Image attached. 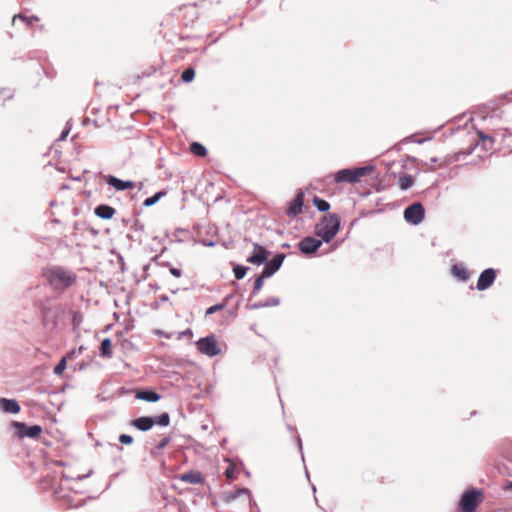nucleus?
Segmentation results:
<instances>
[{"label":"nucleus","mask_w":512,"mask_h":512,"mask_svg":"<svg viewBox=\"0 0 512 512\" xmlns=\"http://www.w3.org/2000/svg\"><path fill=\"white\" fill-rule=\"evenodd\" d=\"M496 278V273H495V270L493 268H487L485 269L479 276L478 278V281H477V289L479 291H483L487 288H489L494 280Z\"/></svg>","instance_id":"9d476101"},{"label":"nucleus","mask_w":512,"mask_h":512,"mask_svg":"<svg viewBox=\"0 0 512 512\" xmlns=\"http://www.w3.org/2000/svg\"><path fill=\"white\" fill-rule=\"evenodd\" d=\"M180 480L190 484H199L202 481V475L197 471H190L180 475Z\"/></svg>","instance_id":"f3484780"},{"label":"nucleus","mask_w":512,"mask_h":512,"mask_svg":"<svg viewBox=\"0 0 512 512\" xmlns=\"http://www.w3.org/2000/svg\"><path fill=\"white\" fill-rule=\"evenodd\" d=\"M48 283L58 291H64L76 281V274L62 266H53L44 271Z\"/></svg>","instance_id":"f257e3e1"},{"label":"nucleus","mask_w":512,"mask_h":512,"mask_svg":"<svg viewBox=\"0 0 512 512\" xmlns=\"http://www.w3.org/2000/svg\"><path fill=\"white\" fill-rule=\"evenodd\" d=\"M195 77V71L192 68H187L182 72L181 78L184 82H191Z\"/></svg>","instance_id":"c85d7f7f"},{"label":"nucleus","mask_w":512,"mask_h":512,"mask_svg":"<svg viewBox=\"0 0 512 512\" xmlns=\"http://www.w3.org/2000/svg\"><path fill=\"white\" fill-rule=\"evenodd\" d=\"M313 204L321 212H326L330 209V204L326 200L318 197L313 199Z\"/></svg>","instance_id":"b1692460"},{"label":"nucleus","mask_w":512,"mask_h":512,"mask_svg":"<svg viewBox=\"0 0 512 512\" xmlns=\"http://www.w3.org/2000/svg\"><path fill=\"white\" fill-rule=\"evenodd\" d=\"M340 229V219L336 214L325 215L315 227V234L329 243Z\"/></svg>","instance_id":"f03ea898"},{"label":"nucleus","mask_w":512,"mask_h":512,"mask_svg":"<svg viewBox=\"0 0 512 512\" xmlns=\"http://www.w3.org/2000/svg\"><path fill=\"white\" fill-rule=\"evenodd\" d=\"M248 267L243 265H235L233 268L234 276L236 279H242L247 273Z\"/></svg>","instance_id":"a878e982"},{"label":"nucleus","mask_w":512,"mask_h":512,"mask_svg":"<svg viewBox=\"0 0 512 512\" xmlns=\"http://www.w3.org/2000/svg\"><path fill=\"white\" fill-rule=\"evenodd\" d=\"M266 277L263 276V273H261L260 276H258L255 281H254V287H253V290H252V296H256L259 291L261 290V288L263 287V283H264V279Z\"/></svg>","instance_id":"393cba45"},{"label":"nucleus","mask_w":512,"mask_h":512,"mask_svg":"<svg viewBox=\"0 0 512 512\" xmlns=\"http://www.w3.org/2000/svg\"><path fill=\"white\" fill-rule=\"evenodd\" d=\"M263 307H266V305L263 301H259L257 303L251 304L249 306L250 309H259V308H263Z\"/></svg>","instance_id":"ea45409f"},{"label":"nucleus","mask_w":512,"mask_h":512,"mask_svg":"<svg viewBox=\"0 0 512 512\" xmlns=\"http://www.w3.org/2000/svg\"><path fill=\"white\" fill-rule=\"evenodd\" d=\"M479 138L482 140L483 145L487 148V145L489 144V148H491L493 144V139L490 136L484 135L483 132H478Z\"/></svg>","instance_id":"2f4dec72"},{"label":"nucleus","mask_w":512,"mask_h":512,"mask_svg":"<svg viewBox=\"0 0 512 512\" xmlns=\"http://www.w3.org/2000/svg\"><path fill=\"white\" fill-rule=\"evenodd\" d=\"M156 335L160 336V337H164L166 339H170L172 336H173V333H168V332H165L163 330H155L154 332Z\"/></svg>","instance_id":"4c0bfd02"},{"label":"nucleus","mask_w":512,"mask_h":512,"mask_svg":"<svg viewBox=\"0 0 512 512\" xmlns=\"http://www.w3.org/2000/svg\"><path fill=\"white\" fill-rule=\"evenodd\" d=\"M16 19H21L22 21L26 22L28 25H30L33 21H38V17L33 16L31 18H28L26 16H23L21 14L15 15L13 17V23L16 21Z\"/></svg>","instance_id":"7c9ffc66"},{"label":"nucleus","mask_w":512,"mask_h":512,"mask_svg":"<svg viewBox=\"0 0 512 512\" xmlns=\"http://www.w3.org/2000/svg\"><path fill=\"white\" fill-rule=\"evenodd\" d=\"M192 335H193L192 330L188 328V329H186V330H184V331L179 332V333L177 334V339H178V340H181V339H182V338H184V337H192Z\"/></svg>","instance_id":"c9c22d12"},{"label":"nucleus","mask_w":512,"mask_h":512,"mask_svg":"<svg viewBox=\"0 0 512 512\" xmlns=\"http://www.w3.org/2000/svg\"><path fill=\"white\" fill-rule=\"evenodd\" d=\"M197 350L208 357H214L221 352V348L214 335L199 339L196 343Z\"/></svg>","instance_id":"39448f33"},{"label":"nucleus","mask_w":512,"mask_h":512,"mask_svg":"<svg viewBox=\"0 0 512 512\" xmlns=\"http://www.w3.org/2000/svg\"><path fill=\"white\" fill-rule=\"evenodd\" d=\"M105 182L113 187L116 191H125L135 188L136 184L133 181H124L113 175H108L105 177Z\"/></svg>","instance_id":"9b49d317"},{"label":"nucleus","mask_w":512,"mask_h":512,"mask_svg":"<svg viewBox=\"0 0 512 512\" xmlns=\"http://www.w3.org/2000/svg\"><path fill=\"white\" fill-rule=\"evenodd\" d=\"M223 307L224 306L222 304L213 305L206 310V315H211V314L215 313L216 311L223 309Z\"/></svg>","instance_id":"f704fd0d"},{"label":"nucleus","mask_w":512,"mask_h":512,"mask_svg":"<svg viewBox=\"0 0 512 512\" xmlns=\"http://www.w3.org/2000/svg\"><path fill=\"white\" fill-rule=\"evenodd\" d=\"M165 195H166V193L164 191H159L156 194H154L152 197L145 199L143 205L145 207H151L154 204H156Z\"/></svg>","instance_id":"4be33fe9"},{"label":"nucleus","mask_w":512,"mask_h":512,"mask_svg":"<svg viewBox=\"0 0 512 512\" xmlns=\"http://www.w3.org/2000/svg\"><path fill=\"white\" fill-rule=\"evenodd\" d=\"M225 475L227 478L233 479L234 478V467H232V466L228 467L225 471Z\"/></svg>","instance_id":"58836bf2"},{"label":"nucleus","mask_w":512,"mask_h":512,"mask_svg":"<svg viewBox=\"0 0 512 512\" xmlns=\"http://www.w3.org/2000/svg\"><path fill=\"white\" fill-rule=\"evenodd\" d=\"M264 303H265L266 307L278 306L280 303V300L277 297H271V298L267 299Z\"/></svg>","instance_id":"72a5a7b5"},{"label":"nucleus","mask_w":512,"mask_h":512,"mask_svg":"<svg viewBox=\"0 0 512 512\" xmlns=\"http://www.w3.org/2000/svg\"><path fill=\"white\" fill-rule=\"evenodd\" d=\"M303 204L304 194L303 192L299 191L295 196L294 200L289 204V207L287 209V215L296 216L302 213Z\"/></svg>","instance_id":"ddd939ff"},{"label":"nucleus","mask_w":512,"mask_h":512,"mask_svg":"<svg viewBox=\"0 0 512 512\" xmlns=\"http://www.w3.org/2000/svg\"><path fill=\"white\" fill-rule=\"evenodd\" d=\"M253 248L254 249L252 254L247 257L246 261L255 265H261L265 263L268 259V251L266 248L259 245L258 243H254Z\"/></svg>","instance_id":"1a4fd4ad"},{"label":"nucleus","mask_w":512,"mask_h":512,"mask_svg":"<svg viewBox=\"0 0 512 512\" xmlns=\"http://www.w3.org/2000/svg\"><path fill=\"white\" fill-rule=\"evenodd\" d=\"M1 93L7 94V98H11L12 97V94L10 93L9 90H3Z\"/></svg>","instance_id":"37998d69"},{"label":"nucleus","mask_w":512,"mask_h":512,"mask_svg":"<svg viewBox=\"0 0 512 512\" xmlns=\"http://www.w3.org/2000/svg\"><path fill=\"white\" fill-rule=\"evenodd\" d=\"M69 131H70L69 129H65V130L61 133V135H60V137H59V140H64V139L67 137V135L69 134Z\"/></svg>","instance_id":"79ce46f5"},{"label":"nucleus","mask_w":512,"mask_h":512,"mask_svg":"<svg viewBox=\"0 0 512 512\" xmlns=\"http://www.w3.org/2000/svg\"><path fill=\"white\" fill-rule=\"evenodd\" d=\"M425 216V210L421 203H413L404 210V219L412 224H420Z\"/></svg>","instance_id":"423d86ee"},{"label":"nucleus","mask_w":512,"mask_h":512,"mask_svg":"<svg viewBox=\"0 0 512 512\" xmlns=\"http://www.w3.org/2000/svg\"><path fill=\"white\" fill-rule=\"evenodd\" d=\"M95 215L101 219H111L115 214V209L109 205L101 204L95 208Z\"/></svg>","instance_id":"dca6fc26"},{"label":"nucleus","mask_w":512,"mask_h":512,"mask_svg":"<svg viewBox=\"0 0 512 512\" xmlns=\"http://www.w3.org/2000/svg\"><path fill=\"white\" fill-rule=\"evenodd\" d=\"M136 398L147 402H156L160 399V395L154 391H139L136 394Z\"/></svg>","instance_id":"6ab92c4d"},{"label":"nucleus","mask_w":512,"mask_h":512,"mask_svg":"<svg viewBox=\"0 0 512 512\" xmlns=\"http://www.w3.org/2000/svg\"><path fill=\"white\" fill-rule=\"evenodd\" d=\"M131 424L140 431H148L154 425V419L152 417H139L134 419Z\"/></svg>","instance_id":"2eb2a0df"},{"label":"nucleus","mask_w":512,"mask_h":512,"mask_svg":"<svg viewBox=\"0 0 512 512\" xmlns=\"http://www.w3.org/2000/svg\"><path fill=\"white\" fill-rule=\"evenodd\" d=\"M321 239L314 237H305L298 243L299 250L305 255H311L315 253L322 245Z\"/></svg>","instance_id":"6e6552de"},{"label":"nucleus","mask_w":512,"mask_h":512,"mask_svg":"<svg viewBox=\"0 0 512 512\" xmlns=\"http://www.w3.org/2000/svg\"><path fill=\"white\" fill-rule=\"evenodd\" d=\"M413 183H414V180H413L412 176H410V175H404V176L400 177V179H399V187L403 191L411 188Z\"/></svg>","instance_id":"412c9836"},{"label":"nucleus","mask_w":512,"mask_h":512,"mask_svg":"<svg viewBox=\"0 0 512 512\" xmlns=\"http://www.w3.org/2000/svg\"><path fill=\"white\" fill-rule=\"evenodd\" d=\"M453 273L455 276H457L461 280H467L468 279V272L465 268H459L457 266H453Z\"/></svg>","instance_id":"cd10ccee"},{"label":"nucleus","mask_w":512,"mask_h":512,"mask_svg":"<svg viewBox=\"0 0 512 512\" xmlns=\"http://www.w3.org/2000/svg\"><path fill=\"white\" fill-rule=\"evenodd\" d=\"M13 427L15 428L16 434L19 438H35L42 432V427L40 425L27 426L21 422H13Z\"/></svg>","instance_id":"0eeeda50"},{"label":"nucleus","mask_w":512,"mask_h":512,"mask_svg":"<svg viewBox=\"0 0 512 512\" xmlns=\"http://www.w3.org/2000/svg\"><path fill=\"white\" fill-rule=\"evenodd\" d=\"M66 369V358L63 357L60 362L54 367V373L56 375H61Z\"/></svg>","instance_id":"c756f323"},{"label":"nucleus","mask_w":512,"mask_h":512,"mask_svg":"<svg viewBox=\"0 0 512 512\" xmlns=\"http://www.w3.org/2000/svg\"><path fill=\"white\" fill-rule=\"evenodd\" d=\"M284 259V254L275 255L274 258L264 266L262 270L263 276L268 278L271 277L275 272L279 270Z\"/></svg>","instance_id":"f8f14e48"},{"label":"nucleus","mask_w":512,"mask_h":512,"mask_svg":"<svg viewBox=\"0 0 512 512\" xmlns=\"http://www.w3.org/2000/svg\"><path fill=\"white\" fill-rule=\"evenodd\" d=\"M170 273H171L173 276H175V277H180V276H181V274H182L181 270H180V269H178V268H175V267H172V268L170 269Z\"/></svg>","instance_id":"a19ab883"},{"label":"nucleus","mask_w":512,"mask_h":512,"mask_svg":"<svg viewBox=\"0 0 512 512\" xmlns=\"http://www.w3.org/2000/svg\"><path fill=\"white\" fill-rule=\"evenodd\" d=\"M0 408L2 411L11 414H16L20 411V406L18 402L14 399L1 398Z\"/></svg>","instance_id":"4468645a"},{"label":"nucleus","mask_w":512,"mask_h":512,"mask_svg":"<svg viewBox=\"0 0 512 512\" xmlns=\"http://www.w3.org/2000/svg\"><path fill=\"white\" fill-rule=\"evenodd\" d=\"M297 442H298L299 449L302 452V441H301L300 437L297 438Z\"/></svg>","instance_id":"c03bdc74"},{"label":"nucleus","mask_w":512,"mask_h":512,"mask_svg":"<svg viewBox=\"0 0 512 512\" xmlns=\"http://www.w3.org/2000/svg\"><path fill=\"white\" fill-rule=\"evenodd\" d=\"M241 495L246 496L247 503L250 505L251 504V495H250V491L246 488L238 489L234 492L227 493L225 495V500L227 502H230V501H233L236 498L240 497Z\"/></svg>","instance_id":"a211bd4d"},{"label":"nucleus","mask_w":512,"mask_h":512,"mask_svg":"<svg viewBox=\"0 0 512 512\" xmlns=\"http://www.w3.org/2000/svg\"><path fill=\"white\" fill-rule=\"evenodd\" d=\"M170 423V416L168 413H162L155 420L154 424H158L160 426H168Z\"/></svg>","instance_id":"bb28decb"},{"label":"nucleus","mask_w":512,"mask_h":512,"mask_svg":"<svg viewBox=\"0 0 512 512\" xmlns=\"http://www.w3.org/2000/svg\"><path fill=\"white\" fill-rule=\"evenodd\" d=\"M370 170H372V167L368 166L354 169H343L335 174L334 180L335 182L356 183L359 181L361 177L368 174Z\"/></svg>","instance_id":"7ed1b4c3"},{"label":"nucleus","mask_w":512,"mask_h":512,"mask_svg":"<svg viewBox=\"0 0 512 512\" xmlns=\"http://www.w3.org/2000/svg\"><path fill=\"white\" fill-rule=\"evenodd\" d=\"M119 442L125 445H129L133 442V437L128 434H121L119 436Z\"/></svg>","instance_id":"473e14b6"},{"label":"nucleus","mask_w":512,"mask_h":512,"mask_svg":"<svg viewBox=\"0 0 512 512\" xmlns=\"http://www.w3.org/2000/svg\"><path fill=\"white\" fill-rule=\"evenodd\" d=\"M170 442V438L169 437H164L162 438L159 443L157 444L156 448L158 450H162L164 449Z\"/></svg>","instance_id":"e433bc0d"},{"label":"nucleus","mask_w":512,"mask_h":512,"mask_svg":"<svg viewBox=\"0 0 512 512\" xmlns=\"http://www.w3.org/2000/svg\"><path fill=\"white\" fill-rule=\"evenodd\" d=\"M112 355H113V353H112V342H111V340L109 338H105L101 342L100 356L101 357H106V358H111Z\"/></svg>","instance_id":"aec40b11"},{"label":"nucleus","mask_w":512,"mask_h":512,"mask_svg":"<svg viewBox=\"0 0 512 512\" xmlns=\"http://www.w3.org/2000/svg\"><path fill=\"white\" fill-rule=\"evenodd\" d=\"M482 501L480 490H469L461 496L459 506L463 512H474Z\"/></svg>","instance_id":"20e7f679"},{"label":"nucleus","mask_w":512,"mask_h":512,"mask_svg":"<svg viewBox=\"0 0 512 512\" xmlns=\"http://www.w3.org/2000/svg\"><path fill=\"white\" fill-rule=\"evenodd\" d=\"M190 149H191V152L196 156L203 157L207 154L206 148L198 142L192 143Z\"/></svg>","instance_id":"5701e85b"}]
</instances>
